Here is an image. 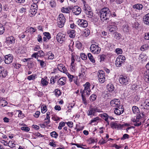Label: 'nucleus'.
I'll use <instances>...</instances> for the list:
<instances>
[{
	"mask_svg": "<svg viewBox=\"0 0 149 149\" xmlns=\"http://www.w3.org/2000/svg\"><path fill=\"white\" fill-rule=\"evenodd\" d=\"M98 14L100 16V18L103 22L107 21L111 16V11L107 7H104L102 8L98 12Z\"/></svg>",
	"mask_w": 149,
	"mask_h": 149,
	"instance_id": "obj_1",
	"label": "nucleus"
},
{
	"mask_svg": "<svg viewBox=\"0 0 149 149\" xmlns=\"http://www.w3.org/2000/svg\"><path fill=\"white\" fill-rule=\"evenodd\" d=\"M65 21V19L63 14H60L57 19L58 26L60 28L63 26Z\"/></svg>",
	"mask_w": 149,
	"mask_h": 149,
	"instance_id": "obj_2",
	"label": "nucleus"
},
{
	"mask_svg": "<svg viewBox=\"0 0 149 149\" xmlns=\"http://www.w3.org/2000/svg\"><path fill=\"white\" fill-rule=\"evenodd\" d=\"M125 58L123 55H120L118 56L116 61L115 65L117 67H120L124 64L125 61Z\"/></svg>",
	"mask_w": 149,
	"mask_h": 149,
	"instance_id": "obj_3",
	"label": "nucleus"
},
{
	"mask_svg": "<svg viewBox=\"0 0 149 149\" xmlns=\"http://www.w3.org/2000/svg\"><path fill=\"white\" fill-rule=\"evenodd\" d=\"M119 80L120 84L125 85L129 84L130 82L129 78L123 75H120Z\"/></svg>",
	"mask_w": 149,
	"mask_h": 149,
	"instance_id": "obj_4",
	"label": "nucleus"
},
{
	"mask_svg": "<svg viewBox=\"0 0 149 149\" xmlns=\"http://www.w3.org/2000/svg\"><path fill=\"white\" fill-rule=\"evenodd\" d=\"M98 77L99 82L101 83H103L105 81V75L104 71L102 70H100L98 72Z\"/></svg>",
	"mask_w": 149,
	"mask_h": 149,
	"instance_id": "obj_5",
	"label": "nucleus"
},
{
	"mask_svg": "<svg viewBox=\"0 0 149 149\" xmlns=\"http://www.w3.org/2000/svg\"><path fill=\"white\" fill-rule=\"evenodd\" d=\"M100 109H98L97 107H94L89 108L87 111V113L88 116H93L96 112H100Z\"/></svg>",
	"mask_w": 149,
	"mask_h": 149,
	"instance_id": "obj_6",
	"label": "nucleus"
},
{
	"mask_svg": "<svg viewBox=\"0 0 149 149\" xmlns=\"http://www.w3.org/2000/svg\"><path fill=\"white\" fill-rule=\"evenodd\" d=\"M90 50L94 54H97L100 52L101 49L97 45L93 44L91 46Z\"/></svg>",
	"mask_w": 149,
	"mask_h": 149,
	"instance_id": "obj_7",
	"label": "nucleus"
},
{
	"mask_svg": "<svg viewBox=\"0 0 149 149\" xmlns=\"http://www.w3.org/2000/svg\"><path fill=\"white\" fill-rule=\"evenodd\" d=\"M56 38L58 42L60 43H62L66 39L65 35L62 33H59L57 35Z\"/></svg>",
	"mask_w": 149,
	"mask_h": 149,
	"instance_id": "obj_8",
	"label": "nucleus"
},
{
	"mask_svg": "<svg viewBox=\"0 0 149 149\" xmlns=\"http://www.w3.org/2000/svg\"><path fill=\"white\" fill-rule=\"evenodd\" d=\"M84 10L85 13V16L86 17L91 18L92 17L93 15L92 12L90 9L88 8V7L86 8L85 5L84 7Z\"/></svg>",
	"mask_w": 149,
	"mask_h": 149,
	"instance_id": "obj_9",
	"label": "nucleus"
},
{
	"mask_svg": "<svg viewBox=\"0 0 149 149\" xmlns=\"http://www.w3.org/2000/svg\"><path fill=\"white\" fill-rule=\"evenodd\" d=\"M38 6L36 4L32 5L31 7V9L29 11L30 15L32 17L37 12Z\"/></svg>",
	"mask_w": 149,
	"mask_h": 149,
	"instance_id": "obj_10",
	"label": "nucleus"
},
{
	"mask_svg": "<svg viewBox=\"0 0 149 149\" xmlns=\"http://www.w3.org/2000/svg\"><path fill=\"white\" fill-rule=\"evenodd\" d=\"M77 23L80 26L84 28L87 27L88 25L87 21L83 19H79L77 21Z\"/></svg>",
	"mask_w": 149,
	"mask_h": 149,
	"instance_id": "obj_11",
	"label": "nucleus"
},
{
	"mask_svg": "<svg viewBox=\"0 0 149 149\" xmlns=\"http://www.w3.org/2000/svg\"><path fill=\"white\" fill-rule=\"evenodd\" d=\"M123 106L120 105L119 106L116 107L114 111V113L117 115H119L122 114L124 111V109Z\"/></svg>",
	"mask_w": 149,
	"mask_h": 149,
	"instance_id": "obj_12",
	"label": "nucleus"
},
{
	"mask_svg": "<svg viewBox=\"0 0 149 149\" xmlns=\"http://www.w3.org/2000/svg\"><path fill=\"white\" fill-rule=\"evenodd\" d=\"M5 58L4 62L5 63L7 64H9L12 62L13 58L12 54H9L6 55L5 57Z\"/></svg>",
	"mask_w": 149,
	"mask_h": 149,
	"instance_id": "obj_13",
	"label": "nucleus"
},
{
	"mask_svg": "<svg viewBox=\"0 0 149 149\" xmlns=\"http://www.w3.org/2000/svg\"><path fill=\"white\" fill-rule=\"evenodd\" d=\"M110 104L111 106L116 108L120 105V101L118 99H114L110 101Z\"/></svg>",
	"mask_w": 149,
	"mask_h": 149,
	"instance_id": "obj_14",
	"label": "nucleus"
},
{
	"mask_svg": "<svg viewBox=\"0 0 149 149\" xmlns=\"http://www.w3.org/2000/svg\"><path fill=\"white\" fill-rule=\"evenodd\" d=\"M15 39L12 36L6 38V42L8 45H12L15 42Z\"/></svg>",
	"mask_w": 149,
	"mask_h": 149,
	"instance_id": "obj_15",
	"label": "nucleus"
},
{
	"mask_svg": "<svg viewBox=\"0 0 149 149\" xmlns=\"http://www.w3.org/2000/svg\"><path fill=\"white\" fill-rule=\"evenodd\" d=\"M72 11L75 15H78L81 13V9L80 7L77 6H74L72 8Z\"/></svg>",
	"mask_w": 149,
	"mask_h": 149,
	"instance_id": "obj_16",
	"label": "nucleus"
},
{
	"mask_svg": "<svg viewBox=\"0 0 149 149\" xmlns=\"http://www.w3.org/2000/svg\"><path fill=\"white\" fill-rule=\"evenodd\" d=\"M66 78L65 77H62L60 78L57 81L58 85L60 86H62L66 83Z\"/></svg>",
	"mask_w": 149,
	"mask_h": 149,
	"instance_id": "obj_17",
	"label": "nucleus"
},
{
	"mask_svg": "<svg viewBox=\"0 0 149 149\" xmlns=\"http://www.w3.org/2000/svg\"><path fill=\"white\" fill-rule=\"evenodd\" d=\"M110 125L111 128L113 129H119L121 127V125L118 124L117 123L114 122H112L111 123Z\"/></svg>",
	"mask_w": 149,
	"mask_h": 149,
	"instance_id": "obj_18",
	"label": "nucleus"
},
{
	"mask_svg": "<svg viewBox=\"0 0 149 149\" xmlns=\"http://www.w3.org/2000/svg\"><path fill=\"white\" fill-rule=\"evenodd\" d=\"M139 59L141 62H143L147 60V57L146 54L141 53L139 56Z\"/></svg>",
	"mask_w": 149,
	"mask_h": 149,
	"instance_id": "obj_19",
	"label": "nucleus"
},
{
	"mask_svg": "<svg viewBox=\"0 0 149 149\" xmlns=\"http://www.w3.org/2000/svg\"><path fill=\"white\" fill-rule=\"evenodd\" d=\"M143 19L144 24L149 25V13H148L144 16Z\"/></svg>",
	"mask_w": 149,
	"mask_h": 149,
	"instance_id": "obj_20",
	"label": "nucleus"
},
{
	"mask_svg": "<svg viewBox=\"0 0 149 149\" xmlns=\"http://www.w3.org/2000/svg\"><path fill=\"white\" fill-rule=\"evenodd\" d=\"M107 90L110 92H111L114 89L113 85L111 83H109L108 84L107 86Z\"/></svg>",
	"mask_w": 149,
	"mask_h": 149,
	"instance_id": "obj_21",
	"label": "nucleus"
},
{
	"mask_svg": "<svg viewBox=\"0 0 149 149\" xmlns=\"http://www.w3.org/2000/svg\"><path fill=\"white\" fill-rule=\"evenodd\" d=\"M41 83L43 86H47L48 84L47 77H45L43 78H42L41 80Z\"/></svg>",
	"mask_w": 149,
	"mask_h": 149,
	"instance_id": "obj_22",
	"label": "nucleus"
},
{
	"mask_svg": "<svg viewBox=\"0 0 149 149\" xmlns=\"http://www.w3.org/2000/svg\"><path fill=\"white\" fill-rule=\"evenodd\" d=\"M68 33L69 34V37L71 38H74L75 36V31L74 30H71L68 31H67Z\"/></svg>",
	"mask_w": 149,
	"mask_h": 149,
	"instance_id": "obj_23",
	"label": "nucleus"
},
{
	"mask_svg": "<svg viewBox=\"0 0 149 149\" xmlns=\"http://www.w3.org/2000/svg\"><path fill=\"white\" fill-rule=\"evenodd\" d=\"M4 99L5 98L1 97L0 98V106L3 107L7 105L8 102Z\"/></svg>",
	"mask_w": 149,
	"mask_h": 149,
	"instance_id": "obj_24",
	"label": "nucleus"
},
{
	"mask_svg": "<svg viewBox=\"0 0 149 149\" xmlns=\"http://www.w3.org/2000/svg\"><path fill=\"white\" fill-rule=\"evenodd\" d=\"M108 29L110 32L113 33L115 32L117 29V28L116 26L115 25H110L108 27Z\"/></svg>",
	"mask_w": 149,
	"mask_h": 149,
	"instance_id": "obj_25",
	"label": "nucleus"
},
{
	"mask_svg": "<svg viewBox=\"0 0 149 149\" xmlns=\"http://www.w3.org/2000/svg\"><path fill=\"white\" fill-rule=\"evenodd\" d=\"M133 8L137 10H141L143 7V6L140 4H136L133 6Z\"/></svg>",
	"mask_w": 149,
	"mask_h": 149,
	"instance_id": "obj_26",
	"label": "nucleus"
},
{
	"mask_svg": "<svg viewBox=\"0 0 149 149\" xmlns=\"http://www.w3.org/2000/svg\"><path fill=\"white\" fill-rule=\"evenodd\" d=\"M132 111L134 114H139V108L136 106H133L132 107Z\"/></svg>",
	"mask_w": 149,
	"mask_h": 149,
	"instance_id": "obj_27",
	"label": "nucleus"
},
{
	"mask_svg": "<svg viewBox=\"0 0 149 149\" xmlns=\"http://www.w3.org/2000/svg\"><path fill=\"white\" fill-rule=\"evenodd\" d=\"M141 117L140 116V115L137 116L136 118V122L134 123V125L135 126H139L141 125V122H140L139 123H138L139 122L140 119Z\"/></svg>",
	"mask_w": 149,
	"mask_h": 149,
	"instance_id": "obj_28",
	"label": "nucleus"
},
{
	"mask_svg": "<svg viewBox=\"0 0 149 149\" xmlns=\"http://www.w3.org/2000/svg\"><path fill=\"white\" fill-rule=\"evenodd\" d=\"M7 75V71L6 70L3 68L2 71L0 73V77L1 78L5 77Z\"/></svg>",
	"mask_w": 149,
	"mask_h": 149,
	"instance_id": "obj_29",
	"label": "nucleus"
},
{
	"mask_svg": "<svg viewBox=\"0 0 149 149\" xmlns=\"http://www.w3.org/2000/svg\"><path fill=\"white\" fill-rule=\"evenodd\" d=\"M84 90L85 91L86 90L87 91L91 92V90L90 88V84L88 82H86V84L84 85Z\"/></svg>",
	"mask_w": 149,
	"mask_h": 149,
	"instance_id": "obj_30",
	"label": "nucleus"
},
{
	"mask_svg": "<svg viewBox=\"0 0 149 149\" xmlns=\"http://www.w3.org/2000/svg\"><path fill=\"white\" fill-rule=\"evenodd\" d=\"M91 92L87 91L86 90L85 91V90H83L81 89L80 91V92L81 93V95H86L88 96L90 94Z\"/></svg>",
	"mask_w": 149,
	"mask_h": 149,
	"instance_id": "obj_31",
	"label": "nucleus"
},
{
	"mask_svg": "<svg viewBox=\"0 0 149 149\" xmlns=\"http://www.w3.org/2000/svg\"><path fill=\"white\" fill-rule=\"evenodd\" d=\"M101 117L103 119L107 122L108 123H109L108 121V118L109 117V116L106 113H103L101 114Z\"/></svg>",
	"mask_w": 149,
	"mask_h": 149,
	"instance_id": "obj_32",
	"label": "nucleus"
},
{
	"mask_svg": "<svg viewBox=\"0 0 149 149\" xmlns=\"http://www.w3.org/2000/svg\"><path fill=\"white\" fill-rule=\"evenodd\" d=\"M144 108L146 109H149V99H146L143 104Z\"/></svg>",
	"mask_w": 149,
	"mask_h": 149,
	"instance_id": "obj_33",
	"label": "nucleus"
},
{
	"mask_svg": "<svg viewBox=\"0 0 149 149\" xmlns=\"http://www.w3.org/2000/svg\"><path fill=\"white\" fill-rule=\"evenodd\" d=\"M89 30L88 29H85L82 32V35L83 36L86 37L89 35Z\"/></svg>",
	"mask_w": 149,
	"mask_h": 149,
	"instance_id": "obj_34",
	"label": "nucleus"
},
{
	"mask_svg": "<svg viewBox=\"0 0 149 149\" xmlns=\"http://www.w3.org/2000/svg\"><path fill=\"white\" fill-rule=\"evenodd\" d=\"M143 78L145 79V78H147L149 77V70H147L144 71L143 73Z\"/></svg>",
	"mask_w": 149,
	"mask_h": 149,
	"instance_id": "obj_35",
	"label": "nucleus"
},
{
	"mask_svg": "<svg viewBox=\"0 0 149 149\" xmlns=\"http://www.w3.org/2000/svg\"><path fill=\"white\" fill-rule=\"evenodd\" d=\"M87 56L89 59L93 63L95 62V60L93 56L91 53H88Z\"/></svg>",
	"mask_w": 149,
	"mask_h": 149,
	"instance_id": "obj_36",
	"label": "nucleus"
},
{
	"mask_svg": "<svg viewBox=\"0 0 149 149\" xmlns=\"http://www.w3.org/2000/svg\"><path fill=\"white\" fill-rule=\"evenodd\" d=\"M57 68L61 72H62V70H64L65 68L62 64H60L58 65Z\"/></svg>",
	"mask_w": 149,
	"mask_h": 149,
	"instance_id": "obj_37",
	"label": "nucleus"
},
{
	"mask_svg": "<svg viewBox=\"0 0 149 149\" xmlns=\"http://www.w3.org/2000/svg\"><path fill=\"white\" fill-rule=\"evenodd\" d=\"M43 34L45 37H46L47 39L49 40L51 38V35L49 32H45L43 33Z\"/></svg>",
	"mask_w": 149,
	"mask_h": 149,
	"instance_id": "obj_38",
	"label": "nucleus"
},
{
	"mask_svg": "<svg viewBox=\"0 0 149 149\" xmlns=\"http://www.w3.org/2000/svg\"><path fill=\"white\" fill-rule=\"evenodd\" d=\"M50 134L51 136L55 138H57L58 136V134L55 131H54L51 132Z\"/></svg>",
	"mask_w": 149,
	"mask_h": 149,
	"instance_id": "obj_39",
	"label": "nucleus"
},
{
	"mask_svg": "<svg viewBox=\"0 0 149 149\" xmlns=\"http://www.w3.org/2000/svg\"><path fill=\"white\" fill-rule=\"evenodd\" d=\"M17 111L19 113L18 114V116L20 118H22L24 117V114L22 112V111L20 110H17Z\"/></svg>",
	"mask_w": 149,
	"mask_h": 149,
	"instance_id": "obj_40",
	"label": "nucleus"
},
{
	"mask_svg": "<svg viewBox=\"0 0 149 149\" xmlns=\"http://www.w3.org/2000/svg\"><path fill=\"white\" fill-rule=\"evenodd\" d=\"M149 47V46L147 44H146L142 46L141 48V49L142 51H144V50L147 49Z\"/></svg>",
	"mask_w": 149,
	"mask_h": 149,
	"instance_id": "obj_41",
	"label": "nucleus"
},
{
	"mask_svg": "<svg viewBox=\"0 0 149 149\" xmlns=\"http://www.w3.org/2000/svg\"><path fill=\"white\" fill-rule=\"evenodd\" d=\"M85 70L83 68H81V72L79 73V76L81 77H83L85 75Z\"/></svg>",
	"mask_w": 149,
	"mask_h": 149,
	"instance_id": "obj_42",
	"label": "nucleus"
},
{
	"mask_svg": "<svg viewBox=\"0 0 149 149\" xmlns=\"http://www.w3.org/2000/svg\"><path fill=\"white\" fill-rule=\"evenodd\" d=\"M97 97V96L95 94H92L90 97V99L91 101H95Z\"/></svg>",
	"mask_w": 149,
	"mask_h": 149,
	"instance_id": "obj_43",
	"label": "nucleus"
},
{
	"mask_svg": "<svg viewBox=\"0 0 149 149\" xmlns=\"http://www.w3.org/2000/svg\"><path fill=\"white\" fill-rule=\"evenodd\" d=\"M15 144L14 143L13 141H10L8 143V146L10 147L13 148L15 147Z\"/></svg>",
	"mask_w": 149,
	"mask_h": 149,
	"instance_id": "obj_44",
	"label": "nucleus"
},
{
	"mask_svg": "<svg viewBox=\"0 0 149 149\" xmlns=\"http://www.w3.org/2000/svg\"><path fill=\"white\" fill-rule=\"evenodd\" d=\"M5 28L2 24H0V35H2L4 32Z\"/></svg>",
	"mask_w": 149,
	"mask_h": 149,
	"instance_id": "obj_45",
	"label": "nucleus"
},
{
	"mask_svg": "<svg viewBox=\"0 0 149 149\" xmlns=\"http://www.w3.org/2000/svg\"><path fill=\"white\" fill-rule=\"evenodd\" d=\"M67 75L68 76V78L69 79V80L70 82H71L72 81L73 79L74 78V77L72 75H71L69 73H68L67 74Z\"/></svg>",
	"mask_w": 149,
	"mask_h": 149,
	"instance_id": "obj_46",
	"label": "nucleus"
},
{
	"mask_svg": "<svg viewBox=\"0 0 149 149\" xmlns=\"http://www.w3.org/2000/svg\"><path fill=\"white\" fill-rule=\"evenodd\" d=\"M60 91L58 89H56L55 91V95L56 96L58 97L61 95Z\"/></svg>",
	"mask_w": 149,
	"mask_h": 149,
	"instance_id": "obj_47",
	"label": "nucleus"
},
{
	"mask_svg": "<svg viewBox=\"0 0 149 149\" xmlns=\"http://www.w3.org/2000/svg\"><path fill=\"white\" fill-rule=\"evenodd\" d=\"M50 5L51 7H53L56 6V3L55 0H52L50 2Z\"/></svg>",
	"mask_w": 149,
	"mask_h": 149,
	"instance_id": "obj_48",
	"label": "nucleus"
},
{
	"mask_svg": "<svg viewBox=\"0 0 149 149\" xmlns=\"http://www.w3.org/2000/svg\"><path fill=\"white\" fill-rule=\"evenodd\" d=\"M37 61L40 63V65L42 67H44L45 65L44 62L40 59H37Z\"/></svg>",
	"mask_w": 149,
	"mask_h": 149,
	"instance_id": "obj_49",
	"label": "nucleus"
},
{
	"mask_svg": "<svg viewBox=\"0 0 149 149\" xmlns=\"http://www.w3.org/2000/svg\"><path fill=\"white\" fill-rule=\"evenodd\" d=\"M61 11L63 13H68L70 11L68 8H63L61 9Z\"/></svg>",
	"mask_w": 149,
	"mask_h": 149,
	"instance_id": "obj_50",
	"label": "nucleus"
},
{
	"mask_svg": "<svg viewBox=\"0 0 149 149\" xmlns=\"http://www.w3.org/2000/svg\"><path fill=\"white\" fill-rule=\"evenodd\" d=\"M37 53L38 55V56H39L40 57H42L44 55V53L42 50L39 51Z\"/></svg>",
	"mask_w": 149,
	"mask_h": 149,
	"instance_id": "obj_51",
	"label": "nucleus"
},
{
	"mask_svg": "<svg viewBox=\"0 0 149 149\" xmlns=\"http://www.w3.org/2000/svg\"><path fill=\"white\" fill-rule=\"evenodd\" d=\"M123 30L125 32H127L129 30V27L127 26H123Z\"/></svg>",
	"mask_w": 149,
	"mask_h": 149,
	"instance_id": "obj_52",
	"label": "nucleus"
},
{
	"mask_svg": "<svg viewBox=\"0 0 149 149\" xmlns=\"http://www.w3.org/2000/svg\"><path fill=\"white\" fill-rule=\"evenodd\" d=\"M65 125V123L64 122H61L59 123V125L58 127V128L59 130H61L62 128Z\"/></svg>",
	"mask_w": 149,
	"mask_h": 149,
	"instance_id": "obj_53",
	"label": "nucleus"
},
{
	"mask_svg": "<svg viewBox=\"0 0 149 149\" xmlns=\"http://www.w3.org/2000/svg\"><path fill=\"white\" fill-rule=\"evenodd\" d=\"M35 77L36 76L35 74H32L28 76L27 79L29 80H31L35 79Z\"/></svg>",
	"mask_w": 149,
	"mask_h": 149,
	"instance_id": "obj_54",
	"label": "nucleus"
},
{
	"mask_svg": "<svg viewBox=\"0 0 149 149\" xmlns=\"http://www.w3.org/2000/svg\"><path fill=\"white\" fill-rule=\"evenodd\" d=\"M21 129L22 130L28 132L29 131L30 128L28 127H21Z\"/></svg>",
	"mask_w": 149,
	"mask_h": 149,
	"instance_id": "obj_55",
	"label": "nucleus"
},
{
	"mask_svg": "<svg viewBox=\"0 0 149 149\" xmlns=\"http://www.w3.org/2000/svg\"><path fill=\"white\" fill-rule=\"evenodd\" d=\"M116 52L118 54H121L123 52L122 49L120 48H117L116 49Z\"/></svg>",
	"mask_w": 149,
	"mask_h": 149,
	"instance_id": "obj_56",
	"label": "nucleus"
},
{
	"mask_svg": "<svg viewBox=\"0 0 149 149\" xmlns=\"http://www.w3.org/2000/svg\"><path fill=\"white\" fill-rule=\"evenodd\" d=\"M129 138V135L127 134H124L123 137L121 138L122 140H125L126 139H128Z\"/></svg>",
	"mask_w": 149,
	"mask_h": 149,
	"instance_id": "obj_57",
	"label": "nucleus"
},
{
	"mask_svg": "<svg viewBox=\"0 0 149 149\" xmlns=\"http://www.w3.org/2000/svg\"><path fill=\"white\" fill-rule=\"evenodd\" d=\"M76 47L78 49H81L82 47V44L79 42H78L76 45Z\"/></svg>",
	"mask_w": 149,
	"mask_h": 149,
	"instance_id": "obj_58",
	"label": "nucleus"
},
{
	"mask_svg": "<svg viewBox=\"0 0 149 149\" xmlns=\"http://www.w3.org/2000/svg\"><path fill=\"white\" fill-rule=\"evenodd\" d=\"M48 59H53L54 58V55L52 53L48 54Z\"/></svg>",
	"mask_w": 149,
	"mask_h": 149,
	"instance_id": "obj_59",
	"label": "nucleus"
},
{
	"mask_svg": "<svg viewBox=\"0 0 149 149\" xmlns=\"http://www.w3.org/2000/svg\"><path fill=\"white\" fill-rule=\"evenodd\" d=\"M37 40L40 42H42V39L41 36L40 35H38L37 38Z\"/></svg>",
	"mask_w": 149,
	"mask_h": 149,
	"instance_id": "obj_60",
	"label": "nucleus"
},
{
	"mask_svg": "<svg viewBox=\"0 0 149 149\" xmlns=\"http://www.w3.org/2000/svg\"><path fill=\"white\" fill-rule=\"evenodd\" d=\"M106 143V141H105L102 138L99 141V143L100 145H102Z\"/></svg>",
	"mask_w": 149,
	"mask_h": 149,
	"instance_id": "obj_61",
	"label": "nucleus"
},
{
	"mask_svg": "<svg viewBox=\"0 0 149 149\" xmlns=\"http://www.w3.org/2000/svg\"><path fill=\"white\" fill-rule=\"evenodd\" d=\"M81 57L83 60H86L87 58L86 56L84 53L81 54Z\"/></svg>",
	"mask_w": 149,
	"mask_h": 149,
	"instance_id": "obj_62",
	"label": "nucleus"
},
{
	"mask_svg": "<svg viewBox=\"0 0 149 149\" xmlns=\"http://www.w3.org/2000/svg\"><path fill=\"white\" fill-rule=\"evenodd\" d=\"M98 119L99 118L98 117H96L95 118H93L92 120L91 121L90 124H92L93 123H94L97 120H98Z\"/></svg>",
	"mask_w": 149,
	"mask_h": 149,
	"instance_id": "obj_63",
	"label": "nucleus"
},
{
	"mask_svg": "<svg viewBox=\"0 0 149 149\" xmlns=\"http://www.w3.org/2000/svg\"><path fill=\"white\" fill-rule=\"evenodd\" d=\"M144 38L146 40H149V32L145 34Z\"/></svg>",
	"mask_w": 149,
	"mask_h": 149,
	"instance_id": "obj_64",
	"label": "nucleus"
}]
</instances>
